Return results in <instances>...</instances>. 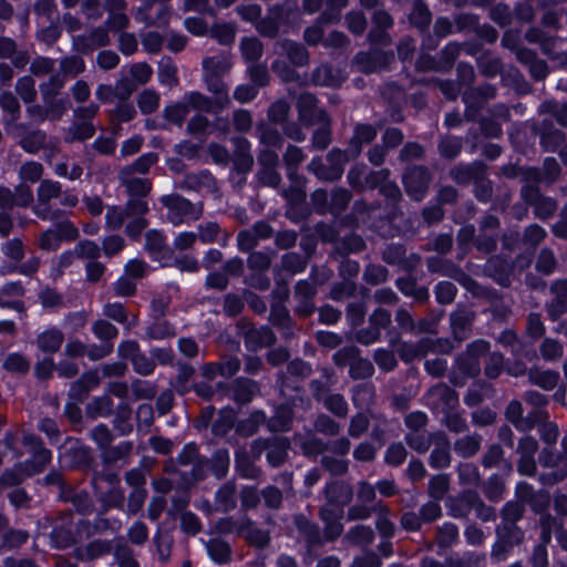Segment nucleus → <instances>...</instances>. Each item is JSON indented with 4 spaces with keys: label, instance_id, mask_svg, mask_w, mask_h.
I'll return each instance as SVG.
<instances>
[{
    "label": "nucleus",
    "instance_id": "obj_1",
    "mask_svg": "<svg viewBox=\"0 0 567 567\" xmlns=\"http://www.w3.org/2000/svg\"><path fill=\"white\" fill-rule=\"evenodd\" d=\"M164 205L168 208L167 217L174 225L195 220L202 215V208L194 206L188 199L179 196H164Z\"/></svg>",
    "mask_w": 567,
    "mask_h": 567
},
{
    "label": "nucleus",
    "instance_id": "obj_2",
    "mask_svg": "<svg viewBox=\"0 0 567 567\" xmlns=\"http://www.w3.org/2000/svg\"><path fill=\"white\" fill-rule=\"evenodd\" d=\"M61 194V185L50 179L42 181L38 187V204L33 206V213L42 219H53L54 214L51 213L48 204L51 199L59 197Z\"/></svg>",
    "mask_w": 567,
    "mask_h": 567
},
{
    "label": "nucleus",
    "instance_id": "obj_3",
    "mask_svg": "<svg viewBox=\"0 0 567 567\" xmlns=\"http://www.w3.org/2000/svg\"><path fill=\"white\" fill-rule=\"evenodd\" d=\"M146 212L147 204L145 200L141 198L132 199L125 209L121 207L109 208L106 212V225L112 229H118L128 216L143 215Z\"/></svg>",
    "mask_w": 567,
    "mask_h": 567
},
{
    "label": "nucleus",
    "instance_id": "obj_4",
    "mask_svg": "<svg viewBox=\"0 0 567 567\" xmlns=\"http://www.w3.org/2000/svg\"><path fill=\"white\" fill-rule=\"evenodd\" d=\"M328 159L332 163V167L329 171L324 169L323 164L319 159H312L309 168L321 179H336L342 173V166L347 162V156L341 151H332L329 153Z\"/></svg>",
    "mask_w": 567,
    "mask_h": 567
},
{
    "label": "nucleus",
    "instance_id": "obj_5",
    "mask_svg": "<svg viewBox=\"0 0 567 567\" xmlns=\"http://www.w3.org/2000/svg\"><path fill=\"white\" fill-rule=\"evenodd\" d=\"M124 358H130L136 372L141 374H150L154 370V362L137 352V344L134 341H127L118 348Z\"/></svg>",
    "mask_w": 567,
    "mask_h": 567
},
{
    "label": "nucleus",
    "instance_id": "obj_6",
    "mask_svg": "<svg viewBox=\"0 0 567 567\" xmlns=\"http://www.w3.org/2000/svg\"><path fill=\"white\" fill-rule=\"evenodd\" d=\"M408 193L415 199H420L426 184V172L421 167L410 169L403 177Z\"/></svg>",
    "mask_w": 567,
    "mask_h": 567
},
{
    "label": "nucleus",
    "instance_id": "obj_7",
    "mask_svg": "<svg viewBox=\"0 0 567 567\" xmlns=\"http://www.w3.org/2000/svg\"><path fill=\"white\" fill-rule=\"evenodd\" d=\"M63 340V333L59 329L49 328L39 333L37 344L42 352L53 353L61 348Z\"/></svg>",
    "mask_w": 567,
    "mask_h": 567
},
{
    "label": "nucleus",
    "instance_id": "obj_8",
    "mask_svg": "<svg viewBox=\"0 0 567 567\" xmlns=\"http://www.w3.org/2000/svg\"><path fill=\"white\" fill-rule=\"evenodd\" d=\"M429 395L432 403L435 404L437 409L442 406V409L446 408L452 410L458 402L456 393L443 384L434 386L429 392Z\"/></svg>",
    "mask_w": 567,
    "mask_h": 567
},
{
    "label": "nucleus",
    "instance_id": "obj_9",
    "mask_svg": "<svg viewBox=\"0 0 567 567\" xmlns=\"http://www.w3.org/2000/svg\"><path fill=\"white\" fill-rule=\"evenodd\" d=\"M321 518L326 523V535L329 539H333L342 533V525L340 523L341 512L336 506L323 508L321 511Z\"/></svg>",
    "mask_w": 567,
    "mask_h": 567
},
{
    "label": "nucleus",
    "instance_id": "obj_10",
    "mask_svg": "<svg viewBox=\"0 0 567 567\" xmlns=\"http://www.w3.org/2000/svg\"><path fill=\"white\" fill-rule=\"evenodd\" d=\"M205 73L219 76L231 68L230 59L226 55L207 58L203 62Z\"/></svg>",
    "mask_w": 567,
    "mask_h": 567
},
{
    "label": "nucleus",
    "instance_id": "obj_11",
    "mask_svg": "<svg viewBox=\"0 0 567 567\" xmlns=\"http://www.w3.org/2000/svg\"><path fill=\"white\" fill-rule=\"evenodd\" d=\"M24 442L27 444L34 445V447L37 449L34 451V455H33L34 462H37V466L27 472L28 475H31L33 473L42 471L43 466L50 462L51 452L49 450L40 446L38 444V440L33 436H25Z\"/></svg>",
    "mask_w": 567,
    "mask_h": 567
},
{
    "label": "nucleus",
    "instance_id": "obj_12",
    "mask_svg": "<svg viewBox=\"0 0 567 567\" xmlns=\"http://www.w3.org/2000/svg\"><path fill=\"white\" fill-rule=\"evenodd\" d=\"M558 378V374L551 371L534 370L529 373L530 381L545 390L554 389Z\"/></svg>",
    "mask_w": 567,
    "mask_h": 567
},
{
    "label": "nucleus",
    "instance_id": "obj_13",
    "mask_svg": "<svg viewBox=\"0 0 567 567\" xmlns=\"http://www.w3.org/2000/svg\"><path fill=\"white\" fill-rule=\"evenodd\" d=\"M287 447L288 443L286 440H278L276 443L271 444L267 452L268 462L272 466L280 465L287 456Z\"/></svg>",
    "mask_w": 567,
    "mask_h": 567
},
{
    "label": "nucleus",
    "instance_id": "obj_14",
    "mask_svg": "<svg viewBox=\"0 0 567 567\" xmlns=\"http://www.w3.org/2000/svg\"><path fill=\"white\" fill-rule=\"evenodd\" d=\"M207 551L209 557L216 563H225L229 557V547L221 540H210L207 544Z\"/></svg>",
    "mask_w": 567,
    "mask_h": 567
},
{
    "label": "nucleus",
    "instance_id": "obj_15",
    "mask_svg": "<svg viewBox=\"0 0 567 567\" xmlns=\"http://www.w3.org/2000/svg\"><path fill=\"white\" fill-rule=\"evenodd\" d=\"M43 174V167L40 163L28 162L20 167V178L22 182L35 183Z\"/></svg>",
    "mask_w": 567,
    "mask_h": 567
},
{
    "label": "nucleus",
    "instance_id": "obj_16",
    "mask_svg": "<svg viewBox=\"0 0 567 567\" xmlns=\"http://www.w3.org/2000/svg\"><path fill=\"white\" fill-rule=\"evenodd\" d=\"M61 236L54 228L43 231L39 237V247L42 250L52 251L60 247Z\"/></svg>",
    "mask_w": 567,
    "mask_h": 567
},
{
    "label": "nucleus",
    "instance_id": "obj_17",
    "mask_svg": "<svg viewBox=\"0 0 567 567\" xmlns=\"http://www.w3.org/2000/svg\"><path fill=\"white\" fill-rule=\"evenodd\" d=\"M4 369L12 372L24 373L29 370V361L20 353H10L3 361Z\"/></svg>",
    "mask_w": 567,
    "mask_h": 567
},
{
    "label": "nucleus",
    "instance_id": "obj_18",
    "mask_svg": "<svg viewBox=\"0 0 567 567\" xmlns=\"http://www.w3.org/2000/svg\"><path fill=\"white\" fill-rule=\"evenodd\" d=\"M507 419L515 424L518 430L525 431L529 425L523 420V408L517 401H513L508 404L506 410Z\"/></svg>",
    "mask_w": 567,
    "mask_h": 567
},
{
    "label": "nucleus",
    "instance_id": "obj_19",
    "mask_svg": "<svg viewBox=\"0 0 567 567\" xmlns=\"http://www.w3.org/2000/svg\"><path fill=\"white\" fill-rule=\"evenodd\" d=\"M449 489V478L445 475H436L429 483V493L436 501L443 498Z\"/></svg>",
    "mask_w": 567,
    "mask_h": 567
},
{
    "label": "nucleus",
    "instance_id": "obj_20",
    "mask_svg": "<svg viewBox=\"0 0 567 567\" xmlns=\"http://www.w3.org/2000/svg\"><path fill=\"white\" fill-rule=\"evenodd\" d=\"M125 186L132 196H145L151 190V184L145 178L133 177L124 179Z\"/></svg>",
    "mask_w": 567,
    "mask_h": 567
},
{
    "label": "nucleus",
    "instance_id": "obj_21",
    "mask_svg": "<svg viewBox=\"0 0 567 567\" xmlns=\"http://www.w3.org/2000/svg\"><path fill=\"white\" fill-rule=\"evenodd\" d=\"M159 105V96L154 91H144L138 96V106L143 113H152Z\"/></svg>",
    "mask_w": 567,
    "mask_h": 567
},
{
    "label": "nucleus",
    "instance_id": "obj_22",
    "mask_svg": "<svg viewBox=\"0 0 567 567\" xmlns=\"http://www.w3.org/2000/svg\"><path fill=\"white\" fill-rule=\"evenodd\" d=\"M147 334L152 339H165L175 334L174 328L165 320H157L148 327Z\"/></svg>",
    "mask_w": 567,
    "mask_h": 567
},
{
    "label": "nucleus",
    "instance_id": "obj_23",
    "mask_svg": "<svg viewBox=\"0 0 567 567\" xmlns=\"http://www.w3.org/2000/svg\"><path fill=\"white\" fill-rule=\"evenodd\" d=\"M184 103L187 110L194 109L199 111H212V103L202 94L197 92L188 93L184 96Z\"/></svg>",
    "mask_w": 567,
    "mask_h": 567
},
{
    "label": "nucleus",
    "instance_id": "obj_24",
    "mask_svg": "<svg viewBox=\"0 0 567 567\" xmlns=\"http://www.w3.org/2000/svg\"><path fill=\"white\" fill-rule=\"evenodd\" d=\"M241 52L246 60L255 61L261 54V44L255 38H246L241 41Z\"/></svg>",
    "mask_w": 567,
    "mask_h": 567
},
{
    "label": "nucleus",
    "instance_id": "obj_25",
    "mask_svg": "<svg viewBox=\"0 0 567 567\" xmlns=\"http://www.w3.org/2000/svg\"><path fill=\"white\" fill-rule=\"evenodd\" d=\"M93 332L99 339L110 341L116 337L117 329L105 320H97L93 324Z\"/></svg>",
    "mask_w": 567,
    "mask_h": 567
},
{
    "label": "nucleus",
    "instance_id": "obj_26",
    "mask_svg": "<svg viewBox=\"0 0 567 567\" xmlns=\"http://www.w3.org/2000/svg\"><path fill=\"white\" fill-rule=\"evenodd\" d=\"M146 249L153 256L157 255L165 248V238L157 230H150L146 234Z\"/></svg>",
    "mask_w": 567,
    "mask_h": 567
},
{
    "label": "nucleus",
    "instance_id": "obj_27",
    "mask_svg": "<svg viewBox=\"0 0 567 567\" xmlns=\"http://www.w3.org/2000/svg\"><path fill=\"white\" fill-rule=\"evenodd\" d=\"M76 255L74 250H69L63 254H61L59 257L53 259V269H52V276L53 277H60L63 272V270L73 264L75 260Z\"/></svg>",
    "mask_w": 567,
    "mask_h": 567
},
{
    "label": "nucleus",
    "instance_id": "obj_28",
    "mask_svg": "<svg viewBox=\"0 0 567 567\" xmlns=\"http://www.w3.org/2000/svg\"><path fill=\"white\" fill-rule=\"evenodd\" d=\"M73 250L76 257L81 258L95 259L100 255V248L97 244L90 240L80 241Z\"/></svg>",
    "mask_w": 567,
    "mask_h": 567
},
{
    "label": "nucleus",
    "instance_id": "obj_29",
    "mask_svg": "<svg viewBox=\"0 0 567 567\" xmlns=\"http://www.w3.org/2000/svg\"><path fill=\"white\" fill-rule=\"evenodd\" d=\"M229 467V454L227 451L220 450L214 456L213 472L216 477H224Z\"/></svg>",
    "mask_w": 567,
    "mask_h": 567
},
{
    "label": "nucleus",
    "instance_id": "obj_30",
    "mask_svg": "<svg viewBox=\"0 0 567 567\" xmlns=\"http://www.w3.org/2000/svg\"><path fill=\"white\" fill-rule=\"evenodd\" d=\"M17 92L24 102H31L35 96L33 80L29 76L20 79L17 83Z\"/></svg>",
    "mask_w": 567,
    "mask_h": 567
},
{
    "label": "nucleus",
    "instance_id": "obj_31",
    "mask_svg": "<svg viewBox=\"0 0 567 567\" xmlns=\"http://www.w3.org/2000/svg\"><path fill=\"white\" fill-rule=\"evenodd\" d=\"M114 290H115V293L120 297L131 296L136 290V284L133 278H131L124 274L114 284Z\"/></svg>",
    "mask_w": 567,
    "mask_h": 567
},
{
    "label": "nucleus",
    "instance_id": "obj_32",
    "mask_svg": "<svg viewBox=\"0 0 567 567\" xmlns=\"http://www.w3.org/2000/svg\"><path fill=\"white\" fill-rule=\"evenodd\" d=\"M3 254L14 261H19L24 256L23 244L19 238L9 240L2 248Z\"/></svg>",
    "mask_w": 567,
    "mask_h": 567
},
{
    "label": "nucleus",
    "instance_id": "obj_33",
    "mask_svg": "<svg viewBox=\"0 0 567 567\" xmlns=\"http://www.w3.org/2000/svg\"><path fill=\"white\" fill-rule=\"evenodd\" d=\"M130 74L137 84H144L150 80L152 69L146 63H136L130 68Z\"/></svg>",
    "mask_w": 567,
    "mask_h": 567
},
{
    "label": "nucleus",
    "instance_id": "obj_34",
    "mask_svg": "<svg viewBox=\"0 0 567 567\" xmlns=\"http://www.w3.org/2000/svg\"><path fill=\"white\" fill-rule=\"evenodd\" d=\"M324 405L328 410H330L331 412L339 416H344L347 414V403L344 399L339 394L329 395L324 400Z\"/></svg>",
    "mask_w": 567,
    "mask_h": 567
},
{
    "label": "nucleus",
    "instance_id": "obj_35",
    "mask_svg": "<svg viewBox=\"0 0 567 567\" xmlns=\"http://www.w3.org/2000/svg\"><path fill=\"white\" fill-rule=\"evenodd\" d=\"M165 116L167 120L175 122V123H182L186 115L188 114L187 106L185 105L184 101L181 103L173 104L171 106H167L164 111Z\"/></svg>",
    "mask_w": 567,
    "mask_h": 567
},
{
    "label": "nucleus",
    "instance_id": "obj_36",
    "mask_svg": "<svg viewBox=\"0 0 567 567\" xmlns=\"http://www.w3.org/2000/svg\"><path fill=\"white\" fill-rule=\"evenodd\" d=\"M13 194L16 206L27 207L33 202V193L31 188L24 184L18 185Z\"/></svg>",
    "mask_w": 567,
    "mask_h": 567
},
{
    "label": "nucleus",
    "instance_id": "obj_37",
    "mask_svg": "<svg viewBox=\"0 0 567 567\" xmlns=\"http://www.w3.org/2000/svg\"><path fill=\"white\" fill-rule=\"evenodd\" d=\"M157 161L158 156L155 153H146L135 161L131 169L141 174H145Z\"/></svg>",
    "mask_w": 567,
    "mask_h": 567
},
{
    "label": "nucleus",
    "instance_id": "obj_38",
    "mask_svg": "<svg viewBox=\"0 0 567 567\" xmlns=\"http://www.w3.org/2000/svg\"><path fill=\"white\" fill-rule=\"evenodd\" d=\"M456 288L452 282H440L435 288L436 298L440 302H451L455 297Z\"/></svg>",
    "mask_w": 567,
    "mask_h": 567
},
{
    "label": "nucleus",
    "instance_id": "obj_39",
    "mask_svg": "<svg viewBox=\"0 0 567 567\" xmlns=\"http://www.w3.org/2000/svg\"><path fill=\"white\" fill-rule=\"evenodd\" d=\"M480 449V441L474 436L461 439L456 443V450L464 456L475 454Z\"/></svg>",
    "mask_w": 567,
    "mask_h": 567
},
{
    "label": "nucleus",
    "instance_id": "obj_40",
    "mask_svg": "<svg viewBox=\"0 0 567 567\" xmlns=\"http://www.w3.org/2000/svg\"><path fill=\"white\" fill-rule=\"evenodd\" d=\"M405 457L406 451L402 444L391 445L385 454V461L391 465H400L401 463L404 462Z\"/></svg>",
    "mask_w": 567,
    "mask_h": 567
},
{
    "label": "nucleus",
    "instance_id": "obj_41",
    "mask_svg": "<svg viewBox=\"0 0 567 567\" xmlns=\"http://www.w3.org/2000/svg\"><path fill=\"white\" fill-rule=\"evenodd\" d=\"M147 272V265L140 259H131L125 265V275L133 279L142 278Z\"/></svg>",
    "mask_w": 567,
    "mask_h": 567
},
{
    "label": "nucleus",
    "instance_id": "obj_42",
    "mask_svg": "<svg viewBox=\"0 0 567 567\" xmlns=\"http://www.w3.org/2000/svg\"><path fill=\"white\" fill-rule=\"evenodd\" d=\"M542 354L547 360H553L563 354L561 346L551 339H546L540 347Z\"/></svg>",
    "mask_w": 567,
    "mask_h": 567
},
{
    "label": "nucleus",
    "instance_id": "obj_43",
    "mask_svg": "<svg viewBox=\"0 0 567 567\" xmlns=\"http://www.w3.org/2000/svg\"><path fill=\"white\" fill-rule=\"evenodd\" d=\"M238 362L229 363L227 370L223 365L208 364L203 369V373L206 378H214L217 374H233L238 370Z\"/></svg>",
    "mask_w": 567,
    "mask_h": 567
},
{
    "label": "nucleus",
    "instance_id": "obj_44",
    "mask_svg": "<svg viewBox=\"0 0 567 567\" xmlns=\"http://www.w3.org/2000/svg\"><path fill=\"white\" fill-rule=\"evenodd\" d=\"M124 248V239L120 236H109L103 240V250L106 256L118 254Z\"/></svg>",
    "mask_w": 567,
    "mask_h": 567
},
{
    "label": "nucleus",
    "instance_id": "obj_45",
    "mask_svg": "<svg viewBox=\"0 0 567 567\" xmlns=\"http://www.w3.org/2000/svg\"><path fill=\"white\" fill-rule=\"evenodd\" d=\"M103 313L120 322V323H124L126 321V313H125V310H124V307L121 305V303H107L104 306V309H103Z\"/></svg>",
    "mask_w": 567,
    "mask_h": 567
},
{
    "label": "nucleus",
    "instance_id": "obj_46",
    "mask_svg": "<svg viewBox=\"0 0 567 567\" xmlns=\"http://www.w3.org/2000/svg\"><path fill=\"white\" fill-rule=\"evenodd\" d=\"M374 359L378 365L385 371L392 370L396 363L394 354L388 350H378Z\"/></svg>",
    "mask_w": 567,
    "mask_h": 567
},
{
    "label": "nucleus",
    "instance_id": "obj_47",
    "mask_svg": "<svg viewBox=\"0 0 567 567\" xmlns=\"http://www.w3.org/2000/svg\"><path fill=\"white\" fill-rule=\"evenodd\" d=\"M236 467L244 477L252 478L257 475V470L250 465L248 458L241 453L236 455Z\"/></svg>",
    "mask_w": 567,
    "mask_h": 567
},
{
    "label": "nucleus",
    "instance_id": "obj_48",
    "mask_svg": "<svg viewBox=\"0 0 567 567\" xmlns=\"http://www.w3.org/2000/svg\"><path fill=\"white\" fill-rule=\"evenodd\" d=\"M205 79L208 90L217 94L220 102H227L228 96L226 94L225 85L218 81V76H212L208 73H205Z\"/></svg>",
    "mask_w": 567,
    "mask_h": 567
},
{
    "label": "nucleus",
    "instance_id": "obj_49",
    "mask_svg": "<svg viewBox=\"0 0 567 567\" xmlns=\"http://www.w3.org/2000/svg\"><path fill=\"white\" fill-rule=\"evenodd\" d=\"M96 61L100 68L110 70L118 64L120 59L118 55L113 51H102L97 54Z\"/></svg>",
    "mask_w": 567,
    "mask_h": 567
},
{
    "label": "nucleus",
    "instance_id": "obj_50",
    "mask_svg": "<svg viewBox=\"0 0 567 567\" xmlns=\"http://www.w3.org/2000/svg\"><path fill=\"white\" fill-rule=\"evenodd\" d=\"M441 516V506L439 501H432L426 503L421 508V518L425 522H432Z\"/></svg>",
    "mask_w": 567,
    "mask_h": 567
},
{
    "label": "nucleus",
    "instance_id": "obj_51",
    "mask_svg": "<svg viewBox=\"0 0 567 567\" xmlns=\"http://www.w3.org/2000/svg\"><path fill=\"white\" fill-rule=\"evenodd\" d=\"M556 210V203L550 198H539L535 204V212L540 218H547Z\"/></svg>",
    "mask_w": 567,
    "mask_h": 567
},
{
    "label": "nucleus",
    "instance_id": "obj_52",
    "mask_svg": "<svg viewBox=\"0 0 567 567\" xmlns=\"http://www.w3.org/2000/svg\"><path fill=\"white\" fill-rule=\"evenodd\" d=\"M349 537H351L357 543L368 544L373 539V532L369 527L357 526L351 529Z\"/></svg>",
    "mask_w": 567,
    "mask_h": 567
},
{
    "label": "nucleus",
    "instance_id": "obj_53",
    "mask_svg": "<svg viewBox=\"0 0 567 567\" xmlns=\"http://www.w3.org/2000/svg\"><path fill=\"white\" fill-rule=\"evenodd\" d=\"M257 95L255 85L243 84L235 90V99L241 103L251 101Z\"/></svg>",
    "mask_w": 567,
    "mask_h": 567
},
{
    "label": "nucleus",
    "instance_id": "obj_54",
    "mask_svg": "<svg viewBox=\"0 0 567 567\" xmlns=\"http://www.w3.org/2000/svg\"><path fill=\"white\" fill-rule=\"evenodd\" d=\"M92 437L100 446H106L112 441V434L105 425L95 426L92 430Z\"/></svg>",
    "mask_w": 567,
    "mask_h": 567
},
{
    "label": "nucleus",
    "instance_id": "obj_55",
    "mask_svg": "<svg viewBox=\"0 0 567 567\" xmlns=\"http://www.w3.org/2000/svg\"><path fill=\"white\" fill-rule=\"evenodd\" d=\"M347 22L350 30L354 33L363 32L367 25L365 18L359 12L348 14Z\"/></svg>",
    "mask_w": 567,
    "mask_h": 567
},
{
    "label": "nucleus",
    "instance_id": "obj_56",
    "mask_svg": "<svg viewBox=\"0 0 567 567\" xmlns=\"http://www.w3.org/2000/svg\"><path fill=\"white\" fill-rule=\"evenodd\" d=\"M196 240V234L192 231H184L178 234L174 239V247L178 250H185L193 246Z\"/></svg>",
    "mask_w": 567,
    "mask_h": 567
},
{
    "label": "nucleus",
    "instance_id": "obj_57",
    "mask_svg": "<svg viewBox=\"0 0 567 567\" xmlns=\"http://www.w3.org/2000/svg\"><path fill=\"white\" fill-rule=\"evenodd\" d=\"M182 528L189 533L196 534L200 529L198 518L192 513H184L181 518Z\"/></svg>",
    "mask_w": 567,
    "mask_h": 567
},
{
    "label": "nucleus",
    "instance_id": "obj_58",
    "mask_svg": "<svg viewBox=\"0 0 567 567\" xmlns=\"http://www.w3.org/2000/svg\"><path fill=\"white\" fill-rule=\"evenodd\" d=\"M142 143L143 138L141 136H133L126 140L121 147V154L123 156L136 154L141 150Z\"/></svg>",
    "mask_w": 567,
    "mask_h": 567
},
{
    "label": "nucleus",
    "instance_id": "obj_59",
    "mask_svg": "<svg viewBox=\"0 0 567 567\" xmlns=\"http://www.w3.org/2000/svg\"><path fill=\"white\" fill-rule=\"evenodd\" d=\"M537 441L534 437L526 436L520 440L518 445V452L520 456H528L534 458V454L537 451Z\"/></svg>",
    "mask_w": 567,
    "mask_h": 567
},
{
    "label": "nucleus",
    "instance_id": "obj_60",
    "mask_svg": "<svg viewBox=\"0 0 567 567\" xmlns=\"http://www.w3.org/2000/svg\"><path fill=\"white\" fill-rule=\"evenodd\" d=\"M175 68L169 63H162L158 70L159 82L166 85L175 83Z\"/></svg>",
    "mask_w": 567,
    "mask_h": 567
},
{
    "label": "nucleus",
    "instance_id": "obj_61",
    "mask_svg": "<svg viewBox=\"0 0 567 567\" xmlns=\"http://www.w3.org/2000/svg\"><path fill=\"white\" fill-rule=\"evenodd\" d=\"M369 422L365 415L358 414L351 420L349 432L352 436H359L368 429Z\"/></svg>",
    "mask_w": 567,
    "mask_h": 567
},
{
    "label": "nucleus",
    "instance_id": "obj_62",
    "mask_svg": "<svg viewBox=\"0 0 567 567\" xmlns=\"http://www.w3.org/2000/svg\"><path fill=\"white\" fill-rule=\"evenodd\" d=\"M61 236V240H74L78 237V229L70 221H63L54 228Z\"/></svg>",
    "mask_w": 567,
    "mask_h": 567
},
{
    "label": "nucleus",
    "instance_id": "obj_63",
    "mask_svg": "<svg viewBox=\"0 0 567 567\" xmlns=\"http://www.w3.org/2000/svg\"><path fill=\"white\" fill-rule=\"evenodd\" d=\"M431 463L436 467H445L450 463V454L447 447L436 449L431 454Z\"/></svg>",
    "mask_w": 567,
    "mask_h": 567
},
{
    "label": "nucleus",
    "instance_id": "obj_64",
    "mask_svg": "<svg viewBox=\"0 0 567 567\" xmlns=\"http://www.w3.org/2000/svg\"><path fill=\"white\" fill-rule=\"evenodd\" d=\"M381 563L377 555L370 553L357 558L351 567H380Z\"/></svg>",
    "mask_w": 567,
    "mask_h": 567
}]
</instances>
